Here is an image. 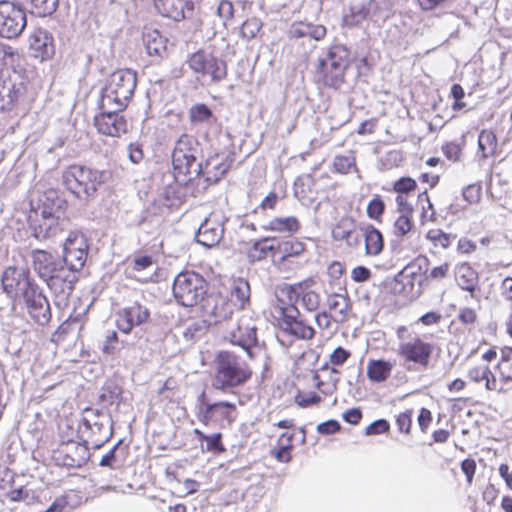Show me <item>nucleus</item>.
Returning a JSON list of instances; mask_svg holds the SVG:
<instances>
[{
  "instance_id": "f257e3e1",
  "label": "nucleus",
  "mask_w": 512,
  "mask_h": 512,
  "mask_svg": "<svg viewBox=\"0 0 512 512\" xmlns=\"http://www.w3.org/2000/svg\"><path fill=\"white\" fill-rule=\"evenodd\" d=\"M251 289L244 278L231 281L229 298L224 300L215 284L194 273V306L205 325L217 324L234 310H244L250 304Z\"/></svg>"
},
{
  "instance_id": "f03ea898",
  "label": "nucleus",
  "mask_w": 512,
  "mask_h": 512,
  "mask_svg": "<svg viewBox=\"0 0 512 512\" xmlns=\"http://www.w3.org/2000/svg\"><path fill=\"white\" fill-rule=\"evenodd\" d=\"M31 259L34 271L50 289L54 304L59 308L66 306L78 279L76 274L63 265L58 256L46 250H32Z\"/></svg>"
},
{
  "instance_id": "7ed1b4c3",
  "label": "nucleus",
  "mask_w": 512,
  "mask_h": 512,
  "mask_svg": "<svg viewBox=\"0 0 512 512\" xmlns=\"http://www.w3.org/2000/svg\"><path fill=\"white\" fill-rule=\"evenodd\" d=\"M350 66V51L341 44L331 45L325 57L317 59L314 70L315 83L328 89L338 90L345 83Z\"/></svg>"
},
{
  "instance_id": "20e7f679",
  "label": "nucleus",
  "mask_w": 512,
  "mask_h": 512,
  "mask_svg": "<svg viewBox=\"0 0 512 512\" xmlns=\"http://www.w3.org/2000/svg\"><path fill=\"white\" fill-rule=\"evenodd\" d=\"M399 344L396 355L408 369H428L435 352V345L426 341L417 333H411L407 326L401 325L396 329Z\"/></svg>"
},
{
  "instance_id": "39448f33",
  "label": "nucleus",
  "mask_w": 512,
  "mask_h": 512,
  "mask_svg": "<svg viewBox=\"0 0 512 512\" xmlns=\"http://www.w3.org/2000/svg\"><path fill=\"white\" fill-rule=\"evenodd\" d=\"M108 172L84 165H70L62 173V181L68 191L81 201L95 198L98 188L107 180Z\"/></svg>"
},
{
  "instance_id": "423d86ee",
  "label": "nucleus",
  "mask_w": 512,
  "mask_h": 512,
  "mask_svg": "<svg viewBox=\"0 0 512 512\" xmlns=\"http://www.w3.org/2000/svg\"><path fill=\"white\" fill-rule=\"evenodd\" d=\"M251 367L238 355L220 351L216 356V388L226 391L245 385L252 377Z\"/></svg>"
},
{
  "instance_id": "0eeeda50",
  "label": "nucleus",
  "mask_w": 512,
  "mask_h": 512,
  "mask_svg": "<svg viewBox=\"0 0 512 512\" xmlns=\"http://www.w3.org/2000/svg\"><path fill=\"white\" fill-rule=\"evenodd\" d=\"M137 85V74L131 69L114 71L107 79L101 90V102L106 108L115 105L118 109H125L129 104Z\"/></svg>"
},
{
  "instance_id": "6e6552de",
  "label": "nucleus",
  "mask_w": 512,
  "mask_h": 512,
  "mask_svg": "<svg viewBox=\"0 0 512 512\" xmlns=\"http://www.w3.org/2000/svg\"><path fill=\"white\" fill-rule=\"evenodd\" d=\"M32 98L28 94V81L17 72L0 71V110L25 111Z\"/></svg>"
},
{
  "instance_id": "1a4fd4ad",
  "label": "nucleus",
  "mask_w": 512,
  "mask_h": 512,
  "mask_svg": "<svg viewBox=\"0 0 512 512\" xmlns=\"http://www.w3.org/2000/svg\"><path fill=\"white\" fill-rule=\"evenodd\" d=\"M102 419L104 421L98 423L97 426L91 427V430L78 429L80 438L85 443V445H79L75 448L76 450H80L82 455L79 459H75L70 455H66L63 461L64 465L70 467L80 466L81 463L85 460V454L86 450L88 449V445H90L93 449H99L111 439L113 435V420L111 416H103Z\"/></svg>"
},
{
  "instance_id": "9d476101",
  "label": "nucleus",
  "mask_w": 512,
  "mask_h": 512,
  "mask_svg": "<svg viewBox=\"0 0 512 512\" xmlns=\"http://www.w3.org/2000/svg\"><path fill=\"white\" fill-rule=\"evenodd\" d=\"M317 281L309 276L293 284H285L280 288L281 295L295 303L300 302L309 312L316 311L321 304V295L316 289Z\"/></svg>"
},
{
  "instance_id": "9b49d317",
  "label": "nucleus",
  "mask_w": 512,
  "mask_h": 512,
  "mask_svg": "<svg viewBox=\"0 0 512 512\" xmlns=\"http://www.w3.org/2000/svg\"><path fill=\"white\" fill-rule=\"evenodd\" d=\"M27 26L25 10L14 2L0 1V37L15 39Z\"/></svg>"
},
{
  "instance_id": "f8f14e48",
  "label": "nucleus",
  "mask_w": 512,
  "mask_h": 512,
  "mask_svg": "<svg viewBox=\"0 0 512 512\" xmlns=\"http://www.w3.org/2000/svg\"><path fill=\"white\" fill-rule=\"evenodd\" d=\"M65 220L60 215H52L51 212L30 211L28 216V228L31 235L38 241H44L55 237L64 229Z\"/></svg>"
},
{
  "instance_id": "ddd939ff",
  "label": "nucleus",
  "mask_w": 512,
  "mask_h": 512,
  "mask_svg": "<svg viewBox=\"0 0 512 512\" xmlns=\"http://www.w3.org/2000/svg\"><path fill=\"white\" fill-rule=\"evenodd\" d=\"M191 164L192 137L188 134H182L172 153L174 178L179 185L187 186L192 181L190 176Z\"/></svg>"
},
{
  "instance_id": "4468645a",
  "label": "nucleus",
  "mask_w": 512,
  "mask_h": 512,
  "mask_svg": "<svg viewBox=\"0 0 512 512\" xmlns=\"http://www.w3.org/2000/svg\"><path fill=\"white\" fill-rule=\"evenodd\" d=\"M88 249V241L81 232H70L63 246V265L74 274L80 271L86 263Z\"/></svg>"
},
{
  "instance_id": "2eb2a0df",
  "label": "nucleus",
  "mask_w": 512,
  "mask_h": 512,
  "mask_svg": "<svg viewBox=\"0 0 512 512\" xmlns=\"http://www.w3.org/2000/svg\"><path fill=\"white\" fill-rule=\"evenodd\" d=\"M30 319L41 327L47 326L52 318L51 305L42 288L36 284L21 297Z\"/></svg>"
},
{
  "instance_id": "dca6fc26",
  "label": "nucleus",
  "mask_w": 512,
  "mask_h": 512,
  "mask_svg": "<svg viewBox=\"0 0 512 512\" xmlns=\"http://www.w3.org/2000/svg\"><path fill=\"white\" fill-rule=\"evenodd\" d=\"M237 417V407L234 403L220 401L201 407L198 419L205 425H213L220 428L230 426Z\"/></svg>"
},
{
  "instance_id": "f3484780",
  "label": "nucleus",
  "mask_w": 512,
  "mask_h": 512,
  "mask_svg": "<svg viewBox=\"0 0 512 512\" xmlns=\"http://www.w3.org/2000/svg\"><path fill=\"white\" fill-rule=\"evenodd\" d=\"M3 291L10 298L23 297L37 283L31 278L29 271L23 268L8 267L5 269L1 279Z\"/></svg>"
},
{
  "instance_id": "a211bd4d",
  "label": "nucleus",
  "mask_w": 512,
  "mask_h": 512,
  "mask_svg": "<svg viewBox=\"0 0 512 512\" xmlns=\"http://www.w3.org/2000/svg\"><path fill=\"white\" fill-rule=\"evenodd\" d=\"M113 108H106L104 102L100 101L99 108L101 112L95 116L94 124L99 133L119 137L127 131V122L119 113L124 109H118L115 105Z\"/></svg>"
},
{
  "instance_id": "6ab92c4d",
  "label": "nucleus",
  "mask_w": 512,
  "mask_h": 512,
  "mask_svg": "<svg viewBox=\"0 0 512 512\" xmlns=\"http://www.w3.org/2000/svg\"><path fill=\"white\" fill-rule=\"evenodd\" d=\"M115 317L117 328L121 332L129 334L134 327H139L149 321L150 311L146 306L139 302H134L131 305L120 309L115 314Z\"/></svg>"
},
{
  "instance_id": "aec40b11",
  "label": "nucleus",
  "mask_w": 512,
  "mask_h": 512,
  "mask_svg": "<svg viewBox=\"0 0 512 512\" xmlns=\"http://www.w3.org/2000/svg\"><path fill=\"white\" fill-rule=\"evenodd\" d=\"M194 70L208 75L212 81H221L227 76V64L224 60L200 51L194 53Z\"/></svg>"
},
{
  "instance_id": "412c9836",
  "label": "nucleus",
  "mask_w": 512,
  "mask_h": 512,
  "mask_svg": "<svg viewBox=\"0 0 512 512\" xmlns=\"http://www.w3.org/2000/svg\"><path fill=\"white\" fill-rule=\"evenodd\" d=\"M31 55L44 61L50 59L55 53V43L52 34L44 28H36L29 37Z\"/></svg>"
},
{
  "instance_id": "4be33fe9",
  "label": "nucleus",
  "mask_w": 512,
  "mask_h": 512,
  "mask_svg": "<svg viewBox=\"0 0 512 512\" xmlns=\"http://www.w3.org/2000/svg\"><path fill=\"white\" fill-rule=\"evenodd\" d=\"M307 250L306 244L297 238L280 239L279 243V256L278 260V271H288L295 258L302 256Z\"/></svg>"
},
{
  "instance_id": "5701e85b",
  "label": "nucleus",
  "mask_w": 512,
  "mask_h": 512,
  "mask_svg": "<svg viewBox=\"0 0 512 512\" xmlns=\"http://www.w3.org/2000/svg\"><path fill=\"white\" fill-rule=\"evenodd\" d=\"M454 279L456 284L473 297L479 290L478 272L468 263L462 262L454 268Z\"/></svg>"
},
{
  "instance_id": "b1692460",
  "label": "nucleus",
  "mask_w": 512,
  "mask_h": 512,
  "mask_svg": "<svg viewBox=\"0 0 512 512\" xmlns=\"http://www.w3.org/2000/svg\"><path fill=\"white\" fill-rule=\"evenodd\" d=\"M467 377L474 383L484 382L485 388L489 391H502L498 380L492 373L489 364L484 362H475L467 370Z\"/></svg>"
},
{
  "instance_id": "393cba45",
  "label": "nucleus",
  "mask_w": 512,
  "mask_h": 512,
  "mask_svg": "<svg viewBox=\"0 0 512 512\" xmlns=\"http://www.w3.org/2000/svg\"><path fill=\"white\" fill-rule=\"evenodd\" d=\"M223 236V227L216 220L206 218L200 225L196 233V241L204 247L211 248L216 246Z\"/></svg>"
},
{
  "instance_id": "a878e982",
  "label": "nucleus",
  "mask_w": 512,
  "mask_h": 512,
  "mask_svg": "<svg viewBox=\"0 0 512 512\" xmlns=\"http://www.w3.org/2000/svg\"><path fill=\"white\" fill-rule=\"evenodd\" d=\"M143 44L149 56L164 58L168 54V39L161 35L157 29L145 27L142 33Z\"/></svg>"
},
{
  "instance_id": "bb28decb",
  "label": "nucleus",
  "mask_w": 512,
  "mask_h": 512,
  "mask_svg": "<svg viewBox=\"0 0 512 512\" xmlns=\"http://www.w3.org/2000/svg\"><path fill=\"white\" fill-rule=\"evenodd\" d=\"M275 319L278 327L284 331L296 318L300 317V311L293 300H285L277 296L274 306Z\"/></svg>"
},
{
  "instance_id": "cd10ccee",
  "label": "nucleus",
  "mask_w": 512,
  "mask_h": 512,
  "mask_svg": "<svg viewBox=\"0 0 512 512\" xmlns=\"http://www.w3.org/2000/svg\"><path fill=\"white\" fill-rule=\"evenodd\" d=\"M226 167L224 163L220 161L218 155L209 157L204 164H199V170L197 171V182L199 183L202 179L207 183H216L225 174Z\"/></svg>"
},
{
  "instance_id": "c85d7f7f",
  "label": "nucleus",
  "mask_w": 512,
  "mask_h": 512,
  "mask_svg": "<svg viewBox=\"0 0 512 512\" xmlns=\"http://www.w3.org/2000/svg\"><path fill=\"white\" fill-rule=\"evenodd\" d=\"M154 6L159 14L164 17L180 21L185 18V9L189 12V0H154Z\"/></svg>"
},
{
  "instance_id": "c756f323",
  "label": "nucleus",
  "mask_w": 512,
  "mask_h": 512,
  "mask_svg": "<svg viewBox=\"0 0 512 512\" xmlns=\"http://www.w3.org/2000/svg\"><path fill=\"white\" fill-rule=\"evenodd\" d=\"M262 228L266 232L292 236L300 231L301 223L296 216L274 217Z\"/></svg>"
},
{
  "instance_id": "7c9ffc66",
  "label": "nucleus",
  "mask_w": 512,
  "mask_h": 512,
  "mask_svg": "<svg viewBox=\"0 0 512 512\" xmlns=\"http://www.w3.org/2000/svg\"><path fill=\"white\" fill-rule=\"evenodd\" d=\"M173 296L178 304L192 307V282L188 272L178 274L173 283Z\"/></svg>"
},
{
  "instance_id": "2f4dec72",
  "label": "nucleus",
  "mask_w": 512,
  "mask_h": 512,
  "mask_svg": "<svg viewBox=\"0 0 512 512\" xmlns=\"http://www.w3.org/2000/svg\"><path fill=\"white\" fill-rule=\"evenodd\" d=\"M362 231L365 254L371 257L380 255L384 249V237L381 231L372 224L364 226Z\"/></svg>"
},
{
  "instance_id": "473e14b6",
  "label": "nucleus",
  "mask_w": 512,
  "mask_h": 512,
  "mask_svg": "<svg viewBox=\"0 0 512 512\" xmlns=\"http://www.w3.org/2000/svg\"><path fill=\"white\" fill-rule=\"evenodd\" d=\"M393 363L384 359H370L366 367V376L372 383H382L391 377Z\"/></svg>"
},
{
  "instance_id": "72a5a7b5",
  "label": "nucleus",
  "mask_w": 512,
  "mask_h": 512,
  "mask_svg": "<svg viewBox=\"0 0 512 512\" xmlns=\"http://www.w3.org/2000/svg\"><path fill=\"white\" fill-rule=\"evenodd\" d=\"M230 341L233 344L239 345L243 349H245L250 358H252V353L250 349L254 347L257 343V331L255 327L249 326H241L238 325L235 330H232L230 333Z\"/></svg>"
},
{
  "instance_id": "f704fd0d",
  "label": "nucleus",
  "mask_w": 512,
  "mask_h": 512,
  "mask_svg": "<svg viewBox=\"0 0 512 512\" xmlns=\"http://www.w3.org/2000/svg\"><path fill=\"white\" fill-rule=\"evenodd\" d=\"M355 230L354 219L343 217L333 226L332 237L336 241H345L348 246H355L358 244V239L355 238L354 242H351V237Z\"/></svg>"
},
{
  "instance_id": "c9c22d12",
  "label": "nucleus",
  "mask_w": 512,
  "mask_h": 512,
  "mask_svg": "<svg viewBox=\"0 0 512 512\" xmlns=\"http://www.w3.org/2000/svg\"><path fill=\"white\" fill-rule=\"evenodd\" d=\"M25 12L37 17L51 16L59 6V0H21Z\"/></svg>"
},
{
  "instance_id": "e433bc0d",
  "label": "nucleus",
  "mask_w": 512,
  "mask_h": 512,
  "mask_svg": "<svg viewBox=\"0 0 512 512\" xmlns=\"http://www.w3.org/2000/svg\"><path fill=\"white\" fill-rule=\"evenodd\" d=\"M450 275V263L443 262L424 272L421 285L426 288L435 287L444 282Z\"/></svg>"
},
{
  "instance_id": "4c0bfd02",
  "label": "nucleus",
  "mask_w": 512,
  "mask_h": 512,
  "mask_svg": "<svg viewBox=\"0 0 512 512\" xmlns=\"http://www.w3.org/2000/svg\"><path fill=\"white\" fill-rule=\"evenodd\" d=\"M495 371L503 383L512 382V347H503Z\"/></svg>"
},
{
  "instance_id": "58836bf2",
  "label": "nucleus",
  "mask_w": 512,
  "mask_h": 512,
  "mask_svg": "<svg viewBox=\"0 0 512 512\" xmlns=\"http://www.w3.org/2000/svg\"><path fill=\"white\" fill-rule=\"evenodd\" d=\"M64 201L58 197L55 191L46 192L40 199L37 207H32L31 211L51 212L52 215H62V206Z\"/></svg>"
},
{
  "instance_id": "ea45409f",
  "label": "nucleus",
  "mask_w": 512,
  "mask_h": 512,
  "mask_svg": "<svg viewBox=\"0 0 512 512\" xmlns=\"http://www.w3.org/2000/svg\"><path fill=\"white\" fill-rule=\"evenodd\" d=\"M498 148L496 134L489 129H483L478 136V149L483 158L495 156Z\"/></svg>"
},
{
  "instance_id": "a19ab883",
  "label": "nucleus",
  "mask_w": 512,
  "mask_h": 512,
  "mask_svg": "<svg viewBox=\"0 0 512 512\" xmlns=\"http://www.w3.org/2000/svg\"><path fill=\"white\" fill-rule=\"evenodd\" d=\"M123 440L120 439L106 454H104L99 462L102 467L111 469L118 468L124 461L127 454V447H122Z\"/></svg>"
},
{
  "instance_id": "79ce46f5",
  "label": "nucleus",
  "mask_w": 512,
  "mask_h": 512,
  "mask_svg": "<svg viewBox=\"0 0 512 512\" xmlns=\"http://www.w3.org/2000/svg\"><path fill=\"white\" fill-rule=\"evenodd\" d=\"M194 434L198 436V439L200 441L201 450L203 452H212L214 454H220L225 451V447L221 441L222 434L221 433H215L213 435H205L198 429H194Z\"/></svg>"
},
{
  "instance_id": "37998d69",
  "label": "nucleus",
  "mask_w": 512,
  "mask_h": 512,
  "mask_svg": "<svg viewBox=\"0 0 512 512\" xmlns=\"http://www.w3.org/2000/svg\"><path fill=\"white\" fill-rule=\"evenodd\" d=\"M327 307L330 313L336 316V321L346 319L349 308L348 298L337 293H332L327 297Z\"/></svg>"
},
{
  "instance_id": "c03bdc74",
  "label": "nucleus",
  "mask_w": 512,
  "mask_h": 512,
  "mask_svg": "<svg viewBox=\"0 0 512 512\" xmlns=\"http://www.w3.org/2000/svg\"><path fill=\"white\" fill-rule=\"evenodd\" d=\"M414 227L413 214H399L393 222L392 232L395 237L403 240L411 237L409 235L413 232Z\"/></svg>"
},
{
  "instance_id": "a18cd8bd",
  "label": "nucleus",
  "mask_w": 512,
  "mask_h": 512,
  "mask_svg": "<svg viewBox=\"0 0 512 512\" xmlns=\"http://www.w3.org/2000/svg\"><path fill=\"white\" fill-rule=\"evenodd\" d=\"M268 241L263 237L251 242L246 248V256L250 262H260L268 259Z\"/></svg>"
},
{
  "instance_id": "49530a36",
  "label": "nucleus",
  "mask_w": 512,
  "mask_h": 512,
  "mask_svg": "<svg viewBox=\"0 0 512 512\" xmlns=\"http://www.w3.org/2000/svg\"><path fill=\"white\" fill-rule=\"evenodd\" d=\"M283 332L303 340H311L315 336L314 328L300 317L296 318Z\"/></svg>"
},
{
  "instance_id": "de8ad7c7",
  "label": "nucleus",
  "mask_w": 512,
  "mask_h": 512,
  "mask_svg": "<svg viewBox=\"0 0 512 512\" xmlns=\"http://www.w3.org/2000/svg\"><path fill=\"white\" fill-rule=\"evenodd\" d=\"M385 209L386 205L384 200L380 195L375 194L367 204L366 214L369 219L377 223H382Z\"/></svg>"
},
{
  "instance_id": "09e8293b",
  "label": "nucleus",
  "mask_w": 512,
  "mask_h": 512,
  "mask_svg": "<svg viewBox=\"0 0 512 512\" xmlns=\"http://www.w3.org/2000/svg\"><path fill=\"white\" fill-rule=\"evenodd\" d=\"M103 416H110L108 413H105L99 409L86 408L83 411V417L79 424L78 429H87L91 430V427L97 426L98 423L104 421Z\"/></svg>"
},
{
  "instance_id": "8fccbe9b",
  "label": "nucleus",
  "mask_w": 512,
  "mask_h": 512,
  "mask_svg": "<svg viewBox=\"0 0 512 512\" xmlns=\"http://www.w3.org/2000/svg\"><path fill=\"white\" fill-rule=\"evenodd\" d=\"M426 239L431 242L433 247L447 249L451 245V236L440 228L429 229L426 233Z\"/></svg>"
},
{
  "instance_id": "3c124183",
  "label": "nucleus",
  "mask_w": 512,
  "mask_h": 512,
  "mask_svg": "<svg viewBox=\"0 0 512 512\" xmlns=\"http://www.w3.org/2000/svg\"><path fill=\"white\" fill-rule=\"evenodd\" d=\"M262 22L257 17H251L246 19L240 28V35L242 38L251 40L257 36L262 29Z\"/></svg>"
},
{
  "instance_id": "603ef678",
  "label": "nucleus",
  "mask_w": 512,
  "mask_h": 512,
  "mask_svg": "<svg viewBox=\"0 0 512 512\" xmlns=\"http://www.w3.org/2000/svg\"><path fill=\"white\" fill-rule=\"evenodd\" d=\"M414 410L412 408L400 412L395 417V424L400 433L410 435L413 426Z\"/></svg>"
},
{
  "instance_id": "864d4df0",
  "label": "nucleus",
  "mask_w": 512,
  "mask_h": 512,
  "mask_svg": "<svg viewBox=\"0 0 512 512\" xmlns=\"http://www.w3.org/2000/svg\"><path fill=\"white\" fill-rule=\"evenodd\" d=\"M294 401L300 408H308L314 405H319L322 402V397L316 392H304L298 390L294 396Z\"/></svg>"
},
{
  "instance_id": "5fc2aeb1",
  "label": "nucleus",
  "mask_w": 512,
  "mask_h": 512,
  "mask_svg": "<svg viewBox=\"0 0 512 512\" xmlns=\"http://www.w3.org/2000/svg\"><path fill=\"white\" fill-rule=\"evenodd\" d=\"M356 168L354 157L346 155H337L333 160V171L342 175L349 174Z\"/></svg>"
},
{
  "instance_id": "6e6d98bb",
  "label": "nucleus",
  "mask_w": 512,
  "mask_h": 512,
  "mask_svg": "<svg viewBox=\"0 0 512 512\" xmlns=\"http://www.w3.org/2000/svg\"><path fill=\"white\" fill-rule=\"evenodd\" d=\"M457 321L464 325L468 331H471L478 323V314L475 309L464 307L460 309Z\"/></svg>"
},
{
  "instance_id": "4d7b16f0",
  "label": "nucleus",
  "mask_w": 512,
  "mask_h": 512,
  "mask_svg": "<svg viewBox=\"0 0 512 512\" xmlns=\"http://www.w3.org/2000/svg\"><path fill=\"white\" fill-rule=\"evenodd\" d=\"M462 196L469 205H476L482 199V186L480 183H472L467 185L463 191Z\"/></svg>"
},
{
  "instance_id": "13d9d810",
  "label": "nucleus",
  "mask_w": 512,
  "mask_h": 512,
  "mask_svg": "<svg viewBox=\"0 0 512 512\" xmlns=\"http://www.w3.org/2000/svg\"><path fill=\"white\" fill-rule=\"evenodd\" d=\"M417 189V182L411 177H401L393 183L392 190L397 195H407Z\"/></svg>"
},
{
  "instance_id": "bf43d9fd",
  "label": "nucleus",
  "mask_w": 512,
  "mask_h": 512,
  "mask_svg": "<svg viewBox=\"0 0 512 512\" xmlns=\"http://www.w3.org/2000/svg\"><path fill=\"white\" fill-rule=\"evenodd\" d=\"M450 97L453 99L451 105L453 111L458 112L466 108V102H464L465 91L460 84L455 83L451 86Z\"/></svg>"
},
{
  "instance_id": "052dcab7",
  "label": "nucleus",
  "mask_w": 512,
  "mask_h": 512,
  "mask_svg": "<svg viewBox=\"0 0 512 512\" xmlns=\"http://www.w3.org/2000/svg\"><path fill=\"white\" fill-rule=\"evenodd\" d=\"M351 357V352L341 346L333 350L329 356V363L332 366V371L337 373L338 371L334 367L342 366Z\"/></svg>"
},
{
  "instance_id": "680f3d73",
  "label": "nucleus",
  "mask_w": 512,
  "mask_h": 512,
  "mask_svg": "<svg viewBox=\"0 0 512 512\" xmlns=\"http://www.w3.org/2000/svg\"><path fill=\"white\" fill-rule=\"evenodd\" d=\"M418 200L427 203V206L422 207L421 219L423 221H436V212L426 190L419 194Z\"/></svg>"
},
{
  "instance_id": "e2e57ef3",
  "label": "nucleus",
  "mask_w": 512,
  "mask_h": 512,
  "mask_svg": "<svg viewBox=\"0 0 512 512\" xmlns=\"http://www.w3.org/2000/svg\"><path fill=\"white\" fill-rule=\"evenodd\" d=\"M194 121L216 123L217 119L205 104L194 106Z\"/></svg>"
},
{
  "instance_id": "0e129e2a",
  "label": "nucleus",
  "mask_w": 512,
  "mask_h": 512,
  "mask_svg": "<svg viewBox=\"0 0 512 512\" xmlns=\"http://www.w3.org/2000/svg\"><path fill=\"white\" fill-rule=\"evenodd\" d=\"M441 150L445 157L450 161L456 162L460 160L462 147L459 143L455 141L447 142L444 145H442Z\"/></svg>"
},
{
  "instance_id": "69168bd1",
  "label": "nucleus",
  "mask_w": 512,
  "mask_h": 512,
  "mask_svg": "<svg viewBox=\"0 0 512 512\" xmlns=\"http://www.w3.org/2000/svg\"><path fill=\"white\" fill-rule=\"evenodd\" d=\"M308 23L303 21H296L290 25L289 30L287 31V36L289 39H299L307 36L308 34Z\"/></svg>"
},
{
  "instance_id": "338daca9",
  "label": "nucleus",
  "mask_w": 512,
  "mask_h": 512,
  "mask_svg": "<svg viewBox=\"0 0 512 512\" xmlns=\"http://www.w3.org/2000/svg\"><path fill=\"white\" fill-rule=\"evenodd\" d=\"M292 449L278 445L271 450V456L280 463H289L292 460Z\"/></svg>"
},
{
  "instance_id": "774afa93",
  "label": "nucleus",
  "mask_w": 512,
  "mask_h": 512,
  "mask_svg": "<svg viewBox=\"0 0 512 512\" xmlns=\"http://www.w3.org/2000/svg\"><path fill=\"white\" fill-rule=\"evenodd\" d=\"M218 16L226 23L234 18V5L229 0H221L217 8Z\"/></svg>"
}]
</instances>
